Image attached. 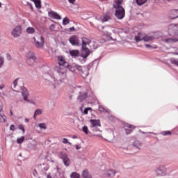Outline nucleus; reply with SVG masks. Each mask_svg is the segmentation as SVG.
Wrapping results in <instances>:
<instances>
[{
    "mask_svg": "<svg viewBox=\"0 0 178 178\" xmlns=\"http://www.w3.org/2000/svg\"><path fill=\"white\" fill-rule=\"evenodd\" d=\"M58 66L55 67V70L56 72V77L58 80L62 79L63 80H65L66 79V69L67 67V63L65 60L62 56L58 57Z\"/></svg>",
    "mask_w": 178,
    "mask_h": 178,
    "instance_id": "f257e3e1",
    "label": "nucleus"
},
{
    "mask_svg": "<svg viewBox=\"0 0 178 178\" xmlns=\"http://www.w3.org/2000/svg\"><path fill=\"white\" fill-rule=\"evenodd\" d=\"M122 0H117L113 3V8H115V16L119 20H122V19H124L126 15L124 8H123V7L120 6L122 5Z\"/></svg>",
    "mask_w": 178,
    "mask_h": 178,
    "instance_id": "f03ea898",
    "label": "nucleus"
},
{
    "mask_svg": "<svg viewBox=\"0 0 178 178\" xmlns=\"http://www.w3.org/2000/svg\"><path fill=\"white\" fill-rule=\"evenodd\" d=\"M91 44V40L87 38H82V58H88V55H90V49L87 47V45H90Z\"/></svg>",
    "mask_w": 178,
    "mask_h": 178,
    "instance_id": "7ed1b4c3",
    "label": "nucleus"
},
{
    "mask_svg": "<svg viewBox=\"0 0 178 178\" xmlns=\"http://www.w3.org/2000/svg\"><path fill=\"white\" fill-rule=\"evenodd\" d=\"M44 80H47V81H49L50 86H54V87H55V84H56V81H62V79H60V80L59 79H58L56 77H56L55 76H52V75L49 74H46L44 75Z\"/></svg>",
    "mask_w": 178,
    "mask_h": 178,
    "instance_id": "20e7f679",
    "label": "nucleus"
},
{
    "mask_svg": "<svg viewBox=\"0 0 178 178\" xmlns=\"http://www.w3.org/2000/svg\"><path fill=\"white\" fill-rule=\"evenodd\" d=\"M90 128L92 131H101L98 127H101V122L99 120H90Z\"/></svg>",
    "mask_w": 178,
    "mask_h": 178,
    "instance_id": "39448f33",
    "label": "nucleus"
},
{
    "mask_svg": "<svg viewBox=\"0 0 178 178\" xmlns=\"http://www.w3.org/2000/svg\"><path fill=\"white\" fill-rule=\"evenodd\" d=\"M22 33H23V27L20 25L16 26L11 32V35L14 38H18L22 35Z\"/></svg>",
    "mask_w": 178,
    "mask_h": 178,
    "instance_id": "423d86ee",
    "label": "nucleus"
},
{
    "mask_svg": "<svg viewBox=\"0 0 178 178\" xmlns=\"http://www.w3.org/2000/svg\"><path fill=\"white\" fill-rule=\"evenodd\" d=\"M35 60H37V57L35 56V54H34V53L31 51H29L26 54V62L28 65H29L30 66L34 65Z\"/></svg>",
    "mask_w": 178,
    "mask_h": 178,
    "instance_id": "0eeeda50",
    "label": "nucleus"
},
{
    "mask_svg": "<svg viewBox=\"0 0 178 178\" xmlns=\"http://www.w3.org/2000/svg\"><path fill=\"white\" fill-rule=\"evenodd\" d=\"M156 176H166V167L165 165H159L154 170Z\"/></svg>",
    "mask_w": 178,
    "mask_h": 178,
    "instance_id": "6e6552de",
    "label": "nucleus"
},
{
    "mask_svg": "<svg viewBox=\"0 0 178 178\" xmlns=\"http://www.w3.org/2000/svg\"><path fill=\"white\" fill-rule=\"evenodd\" d=\"M38 40L35 38H33L34 44L36 48H43L44 44H45V41L44 40L43 36H39Z\"/></svg>",
    "mask_w": 178,
    "mask_h": 178,
    "instance_id": "1a4fd4ad",
    "label": "nucleus"
},
{
    "mask_svg": "<svg viewBox=\"0 0 178 178\" xmlns=\"http://www.w3.org/2000/svg\"><path fill=\"white\" fill-rule=\"evenodd\" d=\"M61 155V159H63V162L65 165V166H70V159L67 156V154L66 153L62 152L60 154Z\"/></svg>",
    "mask_w": 178,
    "mask_h": 178,
    "instance_id": "9d476101",
    "label": "nucleus"
},
{
    "mask_svg": "<svg viewBox=\"0 0 178 178\" xmlns=\"http://www.w3.org/2000/svg\"><path fill=\"white\" fill-rule=\"evenodd\" d=\"M69 41L72 45L77 46L79 44H80V39H79V37L76 35H72L71 38H70Z\"/></svg>",
    "mask_w": 178,
    "mask_h": 178,
    "instance_id": "9b49d317",
    "label": "nucleus"
},
{
    "mask_svg": "<svg viewBox=\"0 0 178 178\" xmlns=\"http://www.w3.org/2000/svg\"><path fill=\"white\" fill-rule=\"evenodd\" d=\"M168 17L172 19H177L178 17V9L171 10L168 13Z\"/></svg>",
    "mask_w": 178,
    "mask_h": 178,
    "instance_id": "f8f14e48",
    "label": "nucleus"
},
{
    "mask_svg": "<svg viewBox=\"0 0 178 178\" xmlns=\"http://www.w3.org/2000/svg\"><path fill=\"white\" fill-rule=\"evenodd\" d=\"M116 175V171L112 169H108L104 172L105 177H113Z\"/></svg>",
    "mask_w": 178,
    "mask_h": 178,
    "instance_id": "ddd939ff",
    "label": "nucleus"
},
{
    "mask_svg": "<svg viewBox=\"0 0 178 178\" xmlns=\"http://www.w3.org/2000/svg\"><path fill=\"white\" fill-rule=\"evenodd\" d=\"M112 18L111 17V15L109 14L104 13L100 17V20L103 23H105V22H109Z\"/></svg>",
    "mask_w": 178,
    "mask_h": 178,
    "instance_id": "4468645a",
    "label": "nucleus"
},
{
    "mask_svg": "<svg viewBox=\"0 0 178 178\" xmlns=\"http://www.w3.org/2000/svg\"><path fill=\"white\" fill-rule=\"evenodd\" d=\"M38 169L40 172H47L49 169V165L47 163L40 164Z\"/></svg>",
    "mask_w": 178,
    "mask_h": 178,
    "instance_id": "2eb2a0df",
    "label": "nucleus"
},
{
    "mask_svg": "<svg viewBox=\"0 0 178 178\" xmlns=\"http://www.w3.org/2000/svg\"><path fill=\"white\" fill-rule=\"evenodd\" d=\"M22 94L24 97V101H26V102H30V100L27 99V97H29V90H27V89L26 88H24L22 89Z\"/></svg>",
    "mask_w": 178,
    "mask_h": 178,
    "instance_id": "dca6fc26",
    "label": "nucleus"
},
{
    "mask_svg": "<svg viewBox=\"0 0 178 178\" xmlns=\"http://www.w3.org/2000/svg\"><path fill=\"white\" fill-rule=\"evenodd\" d=\"M109 31H113V33H119V31H118V29H113L112 27L106 28V29L104 30L103 32L104 33V34H107V35H111V33Z\"/></svg>",
    "mask_w": 178,
    "mask_h": 178,
    "instance_id": "f3484780",
    "label": "nucleus"
},
{
    "mask_svg": "<svg viewBox=\"0 0 178 178\" xmlns=\"http://www.w3.org/2000/svg\"><path fill=\"white\" fill-rule=\"evenodd\" d=\"M69 54L72 58H79L80 56V51L79 50H70Z\"/></svg>",
    "mask_w": 178,
    "mask_h": 178,
    "instance_id": "a211bd4d",
    "label": "nucleus"
},
{
    "mask_svg": "<svg viewBox=\"0 0 178 178\" xmlns=\"http://www.w3.org/2000/svg\"><path fill=\"white\" fill-rule=\"evenodd\" d=\"M0 123H6V115L3 113L2 108H0Z\"/></svg>",
    "mask_w": 178,
    "mask_h": 178,
    "instance_id": "6ab92c4d",
    "label": "nucleus"
},
{
    "mask_svg": "<svg viewBox=\"0 0 178 178\" xmlns=\"http://www.w3.org/2000/svg\"><path fill=\"white\" fill-rule=\"evenodd\" d=\"M145 33H139L137 35L135 36V41L136 42H140V41H144Z\"/></svg>",
    "mask_w": 178,
    "mask_h": 178,
    "instance_id": "aec40b11",
    "label": "nucleus"
},
{
    "mask_svg": "<svg viewBox=\"0 0 178 178\" xmlns=\"http://www.w3.org/2000/svg\"><path fill=\"white\" fill-rule=\"evenodd\" d=\"M49 16H50V17H53V19H57L58 20H60V19H62L58 13L54 11L49 13Z\"/></svg>",
    "mask_w": 178,
    "mask_h": 178,
    "instance_id": "412c9836",
    "label": "nucleus"
},
{
    "mask_svg": "<svg viewBox=\"0 0 178 178\" xmlns=\"http://www.w3.org/2000/svg\"><path fill=\"white\" fill-rule=\"evenodd\" d=\"M87 92H79V96L78 97V99H79V101H83V99H86V98H87Z\"/></svg>",
    "mask_w": 178,
    "mask_h": 178,
    "instance_id": "4be33fe9",
    "label": "nucleus"
},
{
    "mask_svg": "<svg viewBox=\"0 0 178 178\" xmlns=\"http://www.w3.org/2000/svg\"><path fill=\"white\" fill-rule=\"evenodd\" d=\"M82 177L83 178H92V177L90 175V172H88V170H84L82 172Z\"/></svg>",
    "mask_w": 178,
    "mask_h": 178,
    "instance_id": "5701e85b",
    "label": "nucleus"
},
{
    "mask_svg": "<svg viewBox=\"0 0 178 178\" xmlns=\"http://www.w3.org/2000/svg\"><path fill=\"white\" fill-rule=\"evenodd\" d=\"M88 68H83V70L81 72V75L83 79H86L88 76Z\"/></svg>",
    "mask_w": 178,
    "mask_h": 178,
    "instance_id": "b1692460",
    "label": "nucleus"
},
{
    "mask_svg": "<svg viewBox=\"0 0 178 178\" xmlns=\"http://www.w3.org/2000/svg\"><path fill=\"white\" fill-rule=\"evenodd\" d=\"M35 3V8L37 9H41V0H31Z\"/></svg>",
    "mask_w": 178,
    "mask_h": 178,
    "instance_id": "393cba45",
    "label": "nucleus"
},
{
    "mask_svg": "<svg viewBox=\"0 0 178 178\" xmlns=\"http://www.w3.org/2000/svg\"><path fill=\"white\" fill-rule=\"evenodd\" d=\"M141 145H142V143L139 140H135L134 142V147H135L136 148H138V149H141Z\"/></svg>",
    "mask_w": 178,
    "mask_h": 178,
    "instance_id": "a878e982",
    "label": "nucleus"
},
{
    "mask_svg": "<svg viewBox=\"0 0 178 178\" xmlns=\"http://www.w3.org/2000/svg\"><path fill=\"white\" fill-rule=\"evenodd\" d=\"M26 33H27V34H34V33H35V29L33 27H28L26 29Z\"/></svg>",
    "mask_w": 178,
    "mask_h": 178,
    "instance_id": "bb28decb",
    "label": "nucleus"
},
{
    "mask_svg": "<svg viewBox=\"0 0 178 178\" xmlns=\"http://www.w3.org/2000/svg\"><path fill=\"white\" fill-rule=\"evenodd\" d=\"M42 110L38 108L35 111L33 118L35 119V118H37V116H40V115H42Z\"/></svg>",
    "mask_w": 178,
    "mask_h": 178,
    "instance_id": "cd10ccee",
    "label": "nucleus"
},
{
    "mask_svg": "<svg viewBox=\"0 0 178 178\" xmlns=\"http://www.w3.org/2000/svg\"><path fill=\"white\" fill-rule=\"evenodd\" d=\"M153 38H154V36H148L145 33L143 36V41H152Z\"/></svg>",
    "mask_w": 178,
    "mask_h": 178,
    "instance_id": "c85d7f7f",
    "label": "nucleus"
},
{
    "mask_svg": "<svg viewBox=\"0 0 178 178\" xmlns=\"http://www.w3.org/2000/svg\"><path fill=\"white\" fill-rule=\"evenodd\" d=\"M170 62L172 65H175V66H178V59H177V58H171L170 59Z\"/></svg>",
    "mask_w": 178,
    "mask_h": 178,
    "instance_id": "c756f323",
    "label": "nucleus"
},
{
    "mask_svg": "<svg viewBox=\"0 0 178 178\" xmlns=\"http://www.w3.org/2000/svg\"><path fill=\"white\" fill-rule=\"evenodd\" d=\"M70 178H80V174H79L76 172H73L70 175Z\"/></svg>",
    "mask_w": 178,
    "mask_h": 178,
    "instance_id": "7c9ffc66",
    "label": "nucleus"
},
{
    "mask_svg": "<svg viewBox=\"0 0 178 178\" xmlns=\"http://www.w3.org/2000/svg\"><path fill=\"white\" fill-rule=\"evenodd\" d=\"M69 23H70V20L69 19V18H67V17H65L63 19V26H66V25L69 24Z\"/></svg>",
    "mask_w": 178,
    "mask_h": 178,
    "instance_id": "2f4dec72",
    "label": "nucleus"
},
{
    "mask_svg": "<svg viewBox=\"0 0 178 178\" xmlns=\"http://www.w3.org/2000/svg\"><path fill=\"white\" fill-rule=\"evenodd\" d=\"M38 127H40V129L43 130H47V124L45 123H39L38 125Z\"/></svg>",
    "mask_w": 178,
    "mask_h": 178,
    "instance_id": "473e14b6",
    "label": "nucleus"
},
{
    "mask_svg": "<svg viewBox=\"0 0 178 178\" xmlns=\"http://www.w3.org/2000/svg\"><path fill=\"white\" fill-rule=\"evenodd\" d=\"M165 42H177L178 40L175 38L165 39Z\"/></svg>",
    "mask_w": 178,
    "mask_h": 178,
    "instance_id": "72a5a7b5",
    "label": "nucleus"
},
{
    "mask_svg": "<svg viewBox=\"0 0 178 178\" xmlns=\"http://www.w3.org/2000/svg\"><path fill=\"white\" fill-rule=\"evenodd\" d=\"M137 5L139 6H141V5H144L145 2H147V0H136Z\"/></svg>",
    "mask_w": 178,
    "mask_h": 178,
    "instance_id": "f704fd0d",
    "label": "nucleus"
},
{
    "mask_svg": "<svg viewBox=\"0 0 178 178\" xmlns=\"http://www.w3.org/2000/svg\"><path fill=\"white\" fill-rule=\"evenodd\" d=\"M24 141V136H21L17 139V144H22Z\"/></svg>",
    "mask_w": 178,
    "mask_h": 178,
    "instance_id": "c9c22d12",
    "label": "nucleus"
},
{
    "mask_svg": "<svg viewBox=\"0 0 178 178\" xmlns=\"http://www.w3.org/2000/svg\"><path fill=\"white\" fill-rule=\"evenodd\" d=\"M99 112H108V109H106L104 106H99Z\"/></svg>",
    "mask_w": 178,
    "mask_h": 178,
    "instance_id": "e433bc0d",
    "label": "nucleus"
},
{
    "mask_svg": "<svg viewBox=\"0 0 178 178\" xmlns=\"http://www.w3.org/2000/svg\"><path fill=\"white\" fill-rule=\"evenodd\" d=\"M162 136H170L172 132L170 131H165L161 132Z\"/></svg>",
    "mask_w": 178,
    "mask_h": 178,
    "instance_id": "4c0bfd02",
    "label": "nucleus"
},
{
    "mask_svg": "<svg viewBox=\"0 0 178 178\" xmlns=\"http://www.w3.org/2000/svg\"><path fill=\"white\" fill-rule=\"evenodd\" d=\"M82 131L83 133H85V134H88V127H87V126L83 127Z\"/></svg>",
    "mask_w": 178,
    "mask_h": 178,
    "instance_id": "58836bf2",
    "label": "nucleus"
},
{
    "mask_svg": "<svg viewBox=\"0 0 178 178\" xmlns=\"http://www.w3.org/2000/svg\"><path fill=\"white\" fill-rule=\"evenodd\" d=\"M63 144H69L70 145H72V143L69 142L66 138H63Z\"/></svg>",
    "mask_w": 178,
    "mask_h": 178,
    "instance_id": "ea45409f",
    "label": "nucleus"
},
{
    "mask_svg": "<svg viewBox=\"0 0 178 178\" xmlns=\"http://www.w3.org/2000/svg\"><path fill=\"white\" fill-rule=\"evenodd\" d=\"M18 81H19V78L16 79L13 81V88H16V87L17 86V83H18Z\"/></svg>",
    "mask_w": 178,
    "mask_h": 178,
    "instance_id": "a19ab883",
    "label": "nucleus"
},
{
    "mask_svg": "<svg viewBox=\"0 0 178 178\" xmlns=\"http://www.w3.org/2000/svg\"><path fill=\"white\" fill-rule=\"evenodd\" d=\"M91 111V108L90 107H88V108H85L83 110V114L84 115H88V111Z\"/></svg>",
    "mask_w": 178,
    "mask_h": 178,
    "instance_id": "79ce46f5",
    "label": "nucleus"
},
{
    "mask_svg": "<svg viewBox=\"0 0 178 178\" xmlns=\"http://www.w3.org/2000/svg\"><path fill=\"white\" fill-rule=\"evenodd\" d=\"M32 175L35 178L38 177V172H37L36 170H33L32 172Z\"/></svg>",
    "mask_w": 178,
    "mask_h": 178,
    "instance_id": "37998d69",
    "label": "nucleus"
},
{
    "mask_svg": "<svg viewBox=\"0 0 178 178\" xmlns=\"http://www.w3.org/2000/svg\"><path fill=\"white\" fill-rule=\"evenodd\" d=\"M76 68L77 69V70H79V72H81V73L83 72V70L84 69H83V67H81V65H76Z\"/></svg>",
    "mask_w": 178,
    "mask_h": 178,
    "instance_id": "c03bdc74",
    "label": "nucleus"
},
{
    "mask_svg": "<svg viewBox=\"0 0 178 178\" xmlns=\"http://www.w3.org/2000/svg\"><path fill=\"white\" fill-rule=\"evenodd\" d=\"M177 29V27L176 26V25H175L174 24H171L170 26H169V33H172V29Z\"/></svg>",
    "mask_w": 178,
    "mask_h": 178,
    "instance_id": "a18cd8bd",
    "label": "nucleus"
},
{
    "mask_svg": "<svg viewBox=\"0 0 178 178\" xmlns=\"http://www.w3.org/2000/svg\"><path fill=\"white\" fill-rule=\"evenodd\" d=\"M18 129L19 130H22L23 134H24L25 131H24V127H23V125H19Z\"/></svg>",
    "mask_w": 178,
    "mask_h": 178,
    "instance_id": "49530a36",
    "label": "nucleus"
},
{
    "mask_svg": "<svg viewBox=\"0 0 178 178\" xmlns=\"http://www.w3.org/2000/svg\"><path fill=\"white\" fill-rule=\"evenodd\" d=\"M10 130L11 131H15L16 130V127H15L14 124H11L10 127Z\"/></svg>",
    "mask_w": 178,
    "mask_h": 178,
    "instance_id": "de8ad7c7",
    "label": "nucleus"
},
{
    "mask_svg": "<svg viewBox=\"0 0 178 178\" xmlns=\"http://www.w3.org/2000/svg\"><path fill=\"white\" fill-rule=\"evenodd\" d=\"M125 127H128V129H134V126H133L130 124H126Z\"/></svg>",
    "mask_w": 178,
    "mask_h": 178,
    "instance_id": "09e8293b",
    "label": "nucleus"
},
{
    "mask_svg": "<svg viewBox=\"0 0 178 178\" xmlns=\"http://www.w3.org/2000/svg\"><path fill=\"white\" fill-rule=\"evenodd\" d=\"M3 63H4L3 58H0V67H2V66H3Z\"/></svg>",
    "mask_w": 178,
    "mask_h": 178,
    "instance_id": "8fccbe9b",
    "label": "nucleus"
},
{
    "mask_svg": "<svg viewBox=\"0 0 178 178\" xmlns=\"http://www.w3.org/2000/svg\"><path fill=\"white\" fill-rule=\"evenodd\" d=\"M68 69L71 71V72H74V68L73 67H72L71 65H69V64H67V67Z\"/></svg>",
    "mask_w": 178,
    "mask_h": 178,
    "instance_id": "3c124183",
    "label": "nucleus"
},
{
    "mask_svg": "<svg viewBox=\"0 0 178 178\" xmlns=\"http://www.w3.org/2000/svg\"><path fill=\"white\" fill-rule=\"evenodd\" d=\"M49 29L53 31V30H55V24H51L49 26Z\"/></svg>",
    "mask_w": 178,
    "mask_h": 178,
    "instance_id": "603ef678",
    "label": "nucleus"
},
{
    "mask_svg": "<svg viewBox=\"0 0 178 178\" xmlns=\"http://www.w3.org/2000/svg\"><path fill=\"white\" fill-rule=\"evenodd\" d=\"M126 134H130L131 133V130L129 129H125Z\"/></svg>",
    "mask_w": 178,
    "mask_h": 178,
    "instance_id": "864d4df0",
    "label": "nucleus"
},
{
    "mask_svg": "<svg viewBox=\"0 0 178 178\" xmlns=\"http://www.w3.org/2000/svg\"><path fill=\"white\" fill-rule=\"evenodd\" d=\"M68 2L70 3H72V5H74V2H76V0H68Z\"/></svg>",
    "mask_w": 178,
    "mask_h": 178,
    "instance_id": "5fc2aeb1",
    "label": "nucleus"
},
{
    "mask_svg": "<svg viewBox=\"0 0 178 178\" xmlns=\"http://www.w3.org/2000/svg\"><path fill=\"white\" fill-rule=\"evenodd\" d=\"M27 5L29 6L31 10H33V5H31V3H30L29 2L27 3Z\"/></svg>",
    "mask_w": 178,
    "mask_h": 178,
    "instance_id": "6e6d98bb",
    "label": "nucleus"
},
{
    "mask_svg": "<svg viewBox=\"0 0 178 178\" xmlns=\"http://www.w3.org/2000/svg\"><path fill=\"white\" fill-rule=\"evenodd\" d=\"M6 94L3 92L0 91V97H5Z\"/></svg>",
    "mask_w": 178,
    "mask_h": 178,
    "instance_id": "4d7b16f0",
    "label": "nucleus"
},
{
    "mask_svg": "<svg viewBox=\"0 0 178 178\" xmlns=\"http://www.w3.org/2000/svg\"><path fill=\"white\" fill-rule=\"evenodd\" d=\"M3 88H5V85L4 84L0 85V90H3Z\"/></svg>",
    "mask_w": 178,
    "mask_h": 178,
    "instance_id": "13d9d810",
    "label": "nucleus"
},
{
    "mask_svg": "<svg viewBox=\"0 0 178 178\" xmlns=\"http://www.w3.org/2000/svg\"><path fill=\"white\" fill-rule=\"evenodd\" d=\"M69 30H70V31H74V30H75V29H74V27H70V28H69Z\"/></svg>",
    "mask_w": 178,
    "mask_h": 178,
    "instance_id": "bf43d9fd",
    "label": "nucleus"
},
{
    "mask_svg": "<svg viewBox=\"0 0 178 178\" xmlns=\"http://www.w3.org/2000/svg\"><path fill=\"white\" fill-rule=\"evenodd\" d=\"M145 46L146 47V48H152V46H151V44H145Z\"/></svg>",
    "mask_w": 178,
    "mask_h": 178,
    "instance_id": "052dcab7",
    "label": "nucleus"
},
{
    "mask_svg": "<svg viewBox=\"0 0 178 178\" xmlns=\"http://www.w3.org/2000/svg\"><path fill=\"white\" fill-rule=\"evenodd\" d=\"M75 148H76V149H80V146H79V145H75Z\"/></svg>",
    "mask_w": 178,
    "mask_h": 178,
    "instance_id": "680f3d73",
    "label": "nucleus"
},
{
    "mask_svg": "<svg viewBox=\"0 0 178 178\" xmlns=\"http://www.w3.org/2000/svg\"><path fill=\"white\" fill-rule=\"evenodd\" d=\"M24 121L26 122V123H29V122H30V119L25 118Z\"/></svg>",
    "mask_w": 178,
    "mask_h": 178,
    "instance_id": "e2e57ef3",
    "label": "nucleus"
},
{
    "mask_svg": "<svg viewBox=\"0 0 178 178\" xmlns=\"http://www.w3.org/2000/svg\"><path fill=\"white\" fill-rule=\"evenodd\" d=\"M47 178H52L50 175H47Z\"/></svg>",
    "mask_w": 178,
    "mask_h": 178,
    "instance_id": "0e129e2a",
    "label": "nucleus"
},
{
    "mask_svg": "<svg viewBox=\"0 0 178 178\" xmlns=\"http://www.w3.org/2000/svg\"><path fill=\"white\" fill-rule=\"evenodd\" d=\"M10 116H13V113L12 112V111H10Z\"/></svg>",
    "mask_w": 178,
    "mask_h": 178,
    "instance_id": "69168bd1",
    "label": "nucleus"
},
{
    "mask_svg": "<svg viewBox=\"0 0 178 178\" xmlns=\"http://www.w3.org/2000/svg\"><path fill=\"white\" fill-rule=\"evenodd\" d=\"M7 58L8 60H10V56H8Z\"/></svg>",
    "mask_w": 178,
    "mask_h": 178,
    "instance_id": "338daca9",
    "label": "nucleus"
},
{
    "mask_svg": "<svg viewBox=\"0 0 178 178\" xmlns=\"http://www.w3.org/2000/svg\"><path fill=\"white\" fill-rule=\"evenodd\" d=\"M73 138H77V136H74Z\"/></svg>",
    "mask_w": 178,
    "mask_h": 178,
    "instance_id": "774afa93",
    "label": "nucleus"
}]
</instances>
